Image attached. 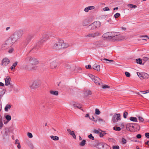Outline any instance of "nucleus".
I'll return each instance as SVG.
<instances>
[{
	"instance_id": "f257e3e1",
	"label": "nucleus",
	"mask_w": 149,
	"mask_h": 149,
	"mask_svg": "<svg viewBox=\"0 0 149 149\" xmlns=\"http://www.w3.org/2000/svg\"><path fill=\"white\" fill-rule=\"evenodd\" d=\"M69 47L68 44L64 43L62 40H59L55 42L53 46L54 49L58 50L62 48H66Z\"/></svg>"
},
{
	"instance_id": "f03ea898",
	"label": "nucleus",
	"mask_w": 149,
	"mask_h": 149,
	"mask_svg": "<svg viewBox=\"0 0 149 149\" xmlns=\"http://www.w3.org/2000/svg\"><path fill=\"white\" fill-rule=\"evenodd\" d=\"M23 33V31L22 30H19L15 31L11 37L16 42L22 37Z\"/></svg>"
},
{
	"instance_id": "7ed1b4c3",
	"label": "nucleus",
	"mask_w": 149,
	"mask_h": 149,
	"mask_svg": "<svg viewBox=\"0 0 149 149\" xmlns=\"http://www.w3.org/2000/svg\"><path fill=\"white\" fill-rule=\"evenodd\" d=\"M25 60L32 65H37L39 63L38 61L36 58L31 56H28Z\"/></svg>"
},
{
	"instance_id": "20e7f679",
	"label": "nucleus",
	"mask_w": 149,
	"mask_h": 149,
	"mask_svg": "<svg viewBox=\"0 0 149 149\" xmlns=\"http://www.w3.org/2000/svg\"><path fill=\"white\" fill-rule=\"evenodd\" d=\"M41 84V81L40 80H36L33 81L32 84L30 86V88L33 89L37 88L40 86Z\"/></svg>"
},
{
	"instance_id": "39448f33",
	"label": "nucleus",
	"mask_w": 149,
	"mask_h": 149,
	"mask_svg": "<svg viewBox=\"0 0 149 149\" xmlns=\"http://www.w3.org/2000/svg\"><path fill=\"white\" fill-rule=\"evenodd\" d=\"M52 35V33H43L40 42L42 44L44 42H46L47 40L49 37L51 36Z\"/></svg>"
},
{
	"instance_id": "423d86ee",
	"label": "nucleus",
	"mask_w": 149,
	"mask_h": 149,
	"mask_svg": "<svg viewBox=\"0 0 149 149\" xmlns=\"http://www.w3.org/2000/svg\"><path fill=\"white\" fill-rule=\"evenodd\" d=\"M34 35L33 34H28L27 35L26 40L24 42V45L26 46L30 42L31 39L33 37Z\"/></svg>"
},
{
	"instance_id": "0eeeda50",
	"label": "nucleus",
	"mask_w": 149,
	"mask_h": 149,
	"mask_svg": "<svg viewBox=\"0 0 149 149\" xmlns=\"http://www.w3.org/2000/svg\"><path fill=\"white\" fill-rule=\"evenodd\" d=\"M120 115L119 114L115 113L112 117V121L115 123L118 121H120Z\"/></svg>"
},
{
	"instance_id": "6e6552de",
	"label": "nucleus",
	"mask_w": 149,
	"mask_h": 149,
	"mask_svg": "<svg viewBox=\"0 0 149 149\" xmlns=\"http://www.w3.org/2000/svg\"><path fill=\"white\" fill-rule=\"evenodd\" d=\"M9 46L11 47L15 42L10 36L5 42Z\"/></svg>"
},
{
	"instance_id": "1a4fd4ad",
	"label": "nucleus",
	"mask_w": 149,
	"mask_h": 149,
	"mask_svg": "<svg viewBox=\"0 0 149 149\" xmlns=\"http://www.w3.org/2000/svg\"><path fill=\"white\" fill-rule=\"evenodd\" d=\"M136 125V123H128L126 125V129L128 131H132L134 128V126Z\"/></svg>"
},
{
	"instance_id": "9d476101",
	"label": "nucleus",
	"mask_w": 149,
	"mask_h": 149,
	"mask_svg": "<svg viewBox=\"0 0 149 149\" xmlns=\"http://www.w3.org/2000/svg\"><path fill=\"white\" fill-rule=\"evenodd\" d=\"M2 133L3 139H5L8 137L10 133V131L8 130L5 129Z\"/></svg>"
},
{
	"instance_id": "9b49d317",
	"label": "nucleus",
	"mask_w": 149,
	"mask_h": 149,
	"mask_svg": "<svg viewBox=\"0 0 149 149\" xmlns=\"http://www.w3.org/2000/svg\"><path fill=\"white\" fill-rule=\"evenodd\" d=\"M10 60L7 58H3L1 61V65L3 66H5L10 63Z\"/></svg>"
},
{
	"instance_id": "f8f14e48",
	"label": "nucleus",
	"mask_w": 149,
	"mask_h": 149,
	"mask_svg": "<svg viewBox=\"0 0 149 149\" xmlns=\"http://www.w3.org/2000/svg\"><path fill=\"white\" fill-rule=\"evenodd\" d=\"M11 81V78L9 76H7L5 80V84L6 86H8V85H10V87L12 88H13V85H11L10 83Z\"/></svg>"
},
{
	"instance_id": "ddd939ff",
	"label": "nucleus",
	"mask_w": 149,
	"mask_h": 149,
	"mask_svg": "<svg viewBox=\"0 0 149 149\" xmlns=\"http://www.w3.org/2000/svg\"><path fill=\"white\" fill-rule=\"evenodd\" d=\"M42 43L40 41L36 43L33 46V48L30 51L31 52L33 49H35L36 50L38 49L40 47V45H42Z\"/></svg>"
},
{
	"instance_id": "4468645a",
	"label": "nucleus",
	"mask_w": 149,
	"mask_h": 149,
	"mask_svg": "<svg viewBox=\"0 0 149 149\" xmlns=\"http://www.w3.org/2000/svg\"><path fill=\"white\" fill-rule=\"evenodd\" d=\"M96 144L94 145V146L99 149H102V148L103 143H100L98 141H96Z\"/></svg>"
},
{
	"instance_id": "2eb2a0df",
	"label": "nucleus",
	"mask_w": 149,
	"mask_h": 149,
	"mask_svg": "<svg viewBox=\"0 0 149 149\" xmlns=\"http://www.w3.org/2000/svg\"><path fill=\"white\" fill-rule=\"evenodd\" d=\"M114 36L111 40L112 41H119L122 40L121 36H120L116 35V34H115Z\"/></svg>"
},
{
	"instance_id": "dca6fc26",
	"label": "nucleus",
	"mask_w": 149,
	"mask_h": 149,
	"mask_svg": "<svg viewBox=\"0 0 149 149\" xmlns=\"http://www.w3.org/2000/svg\"><path fill=\"white\" fill-rule=\"evenodd\" d=\"M93 81L97 85H100V83L101 82L100 79L97 77L94 78V80Z\"/></svg>"
},
{
	"instance_id": "f3484780",
	"label": "nucleus",
	"mask_w": 149,
	"mask_h": 149,
	"mask_svg": "<svg viewBox=\"0 0 149 149\" xmlns=\"http://www.w3.org/2000/svg\"><path fill=\"white\" fill-rule=\"evenodd\" d=\"M57 63L55 61H53L50 63V68L52 69H54L57 66Z\"/></svg>"
},
{
	"instance_id": "a211bd4d",
	"label": "nucleus",
	"mask_w": 149,
	"mask_h": 149,
	"mask_svg": "<svg viewBox=\"0 0 149 149\" xmlns=\"http://www.w3.org/2000/svg\"><path fill=\"white\" fill-rule=\"evenodd\" d=\"M67 131L69 132V134L70 135H71L72 137L74 139H76V136L74 134V131H71L69 129H67Z\"/></svg>"
},
{
	"instance_id": "6ab92c4d",
	"label": "nucleus",
	"mask_w": 149,
	"mask_h": 149,
	"mask_svg": "<svg viewBox=\"0 0 149 149\" xmlns=\"http://www.w3.org/2000/svg\"><path fill=\"white\" fill-rule=\"evenodd\" d=\"M95 8V7L93 6H89L85 8L84 9V11L86 12H88L89 10L94 9Z\"/></svg>"
},
{
	"instance_id": "aec40b11",
	"label": "nucleus",
	"mask_w": 149,
	"mask_h": 149,
	"mask_svg": "<svg viewBox=\"0 0 149 149\" xmlns=\"http://www.w3.org/2000/svg\"><path fill=\"white\" fill-rule=\"evenodd\" d=\"M10 47L8 44L5 42L3 43L1 46V48L2 49H6L9 47Z\"/></svg>"
},
{
	"instance_id": "412c9836",
	"label": "nucleus",
	"mask_w": 149,
	"mask_h": 149,
	"mask_svg": "<svg viewBox=\"0 0 149 149\" xmlns=\"http://www.w3.org/2000/svg\"><path fill=\"white\" fill-rule=\"evenodd\" d=\"M100 24V22L99 21L95 22L92 23V26L94 25L95 29L98 26H99Z\"/></svg>"
},
{
	"instance_id": "4be33fe9",
	"label": "nucleus",
	"mask_w": 149,
	"mask_h": 149,
	"mask_svg": "<svg viewBox=\"0 0 149 149\" xmlns=\"http://www.w3.org/2000/svg\"><path fill=\"white\" fill-rule=\"evenodd\" d=\"M100 24V22L99 21L95 22L92 23V26L94 25L95 29L98 26H99Z\"/></svg>"
},
{
	"instance_id": "5701e85b",
	"label": "nucleus",
	"mask_w": 149,
	"mask_h": 149,
	"mask_svg": "<svg viewBox=\"0 0 149 149\" xmlns=\"http://www.w3.org/2000/svg\"><path fill=\"white\" fill-rule=\"evenodd\" d=\"M108 35H109V40H111V41L112 40L115 34H116V33L113 32L112 33L111 32H108Z\"/></svg>"
},
{
	"instance_id": "b1692460",
	"label": "nucleus",
	"mask_w": 149,
	"mask_h": 149,
	"mask_svg": "<svg viewBox=\"0 0 149 149\" xmlns=\"http://www.w3.org/2000/svg\"><path fill=\"white\" fill-rule=\"evenodd\" d=\"M93 69L96 70L97 71L100 70V65L95 64L93 66Z\"/></svg>"
},
{
	"instance_id": "393cba45",
	"label": "nucleus",
	"mask_w": 149,
	"mask_h": 149,
	"mask_svg": "<svg viewBox=\"0 0 149 149\" xmlns=\"http://www.w3.org/2000/svg\"><path fill=\"white\" fill-rule=\"evenodd\" d=\"M25 68L26 70H36L37 68V67L36 66H34L32 68L30 67L29 65H26Z\"/></svg>"
},
{
	"instance_id": "a878e982",
	"label": "nucleus",
	"mask_w": 149,
	"mask_h": 149,
	"mask_svg": "<svg viewBox=\"0 0 149 149\" xmlns=\"http://www.w3.org/2000/svg\"><path fill=\"white\" fill-rule=\"evenodd\" d=\"M72 106L74 107L75 108L76 107H77L79 108V109H81L83 111H84L83 110L81 109V107L80 105L78 104V103H74V104H72Z\"/></svg>"
},
{
	"instance_id": "bb28decb",
	"label": "nucleus",
	"mask_w": 149,
	"mask_h": 149,
	"mask_svg": "<svg viewBox=\"0 0 149 149\" xmlns=\"http://www.w3.org/2000/svg\"><path fill=\"white\" fill-rule=\"evenodd\" d=\"M66 66L67 68H70L72 71H74L75 69V66L74 65L71 66L69 64H68L66 65Z\"/></svg>"
},
{
	"instance_id": "cd10ccee",
	"label": "nucleus",
	"mask_w": 149,
	"mask_h": 149,
	"mask_svg": "<svg viewBox=\"0 0 149 149\" xmlns=\"http://www.w3.org/2000/svg\"><path fill=\"white\" fill-rule=\"evenodd\" d=\"M3 126V118L2 116L0 115V130H1Z\"/></svg>"
},
{
	"instance_id": "c85d7f7f",
	"label": "nucleus",
	"mask_w": 149,
	"mask_h": 149,
	"mask_svg": "<svg viewBox=\"0 0 149 149\" xmlns=\"http://www.w3.org/2000/svg\"><path fill=\"white\" fill-rule=\"evenodd\" d=\"M102 149H110V147L108 145L104 143Z\"/></svg>"
},
{
	"instance_id": "c756f323",
	"label": "nucleus",
	"mask_w": 149,
	"mask_h": 149,
	"mask_svg": "<svg viewBox=\"0 0 149 149\" xmlns=\"http://www.w3.org/2000/svg\"><path fill=\"white\" fill-rule=\"evenodd\" d=\"M12 105L10 104H7L5 106L4 108V110L6 111H8V109H10L11 108Z\"/></svg>"
},
{
	"instance_id": "7c9ffc66",
	"label": "nucleus",
	"mask_w": 149,
	"mask_h": 149,
	"mask_svg": "<svg viewBox=\"0 0 149 149\" xmlns=\"http://www.w3.org/2000/svg\"><path fill=\"white\" fill-rule=\"evenodd\" d=\"M101 61L105 63H108V62L113 61L112 60H110L107 58H104L101 59Z\"/></svg>"
},
{
	"instance_id": "2f4dec72",
	"label": "nucleus",
	"mask_w": 149,
	"mask_h": 149,
	"mask_svg": "<svg viewBox=\"0 0 149 149\" xmlns=\"http://www.w3.org/2000/svg\"><path fill=\"white\" fill-rule=\"evenodd\" d=\"M93 33V38H94L100 35V33L99 32H97Z\"/></svg>"
},
{
	"instance_id": "473e14b6",
	"label": "nucleus",
	"mask_w": 149,
	"mask_h": 149,
	"mask_svg": "<svg viewBox=\"0 0 149 149\" xmlns=\"http://www.w3.org/2000/svg\"><path fill=\"white\" fill-rule=\"evenodd\" d=\"M50 93L52 95H58V92L56 91H50Z\"/></svg>"
},
{
	"instance_id": "72a5a7b5",
	"label": "nucleus",
	"mask_w": 149,
	"mask_h": 149,
	"mask_svg": "<svg viewBox=\"0 0 149 149\" xmlns=\"http://www.w3.org/2000/svg\"><path fill=\"white\" fill-rule=\"evenodd\" d=\"M130 120L133 122H137L138 120L137 118L136 117H131L130 118Z\"/></svg>"
},
{
	"instance_id": "f704fd0d",
	"label": "nucleus",
	"mask_w": 149,
	"mask_h": 149,
	"mask_svg": "<svg viewBox=\"0 0 149 149\" xmlns=\"http://www.w3.org/2000/svg\"><path fill=\"white\" fill-rule=\"evenodd\" d=\"M127 6L131 8H135L137 7V6L136 5L131 4H128Z\"/></svg>"
},
{
	"instance_id": "c9c22d12",
	"label": "nucleus",
	"mask_w": 149,
	"mask_h": 149,
	"mask_svg": "<svg viewBox=\"0 0 149 149\" xmlns=\"http://www.w3.org/2000/svg\"><path fill=\"white\" fill-rule=\"evenodd\" d=\"M50 137L52 139L55 141L58 140L59 139L58 137L56 136H51Z\"/></svg>"
},
{
	"instance_id": "e433bc0d",
	"label": "nucleus",
	"mask_w": 149,
	"mask_h": 149,
	"mask_svg": "<svg viewBox=\"0 0 149 149\" xmlns=\"http://www.w3.org/2000/svg\"><path fill=\"white\" fill-rule=\"evenodd\" d=\"M108 34L109 33L108 32L104 33L103 35V37H104V38L108 39L109 40V35H108Z\"/></svg>"
},
{
	"instance_id": "4c0bfd02",
	"label": "nucleus",
	"mask_w": 149,
	"mask_h": 149,
	"mask_svg": "<svg viewBox=\"0 0 149 149\" xmlns=\"http://www.w3.org/2000/svg\"><path fill=\"white\" fill-rule=\"evenodd\" d=\"M86 143V141L85 140H83L82 141L79 143L80 145L81 146H83L85 145Z\"/></svg>"
},
{
	"instance_id": "58836bf2",
	"label": "nucleus",
	"mask_w": 149,
	"mask_h": 149,
	"mask_svg": "<svg viewBox=\"0 0 149 149\" xmlns=\"http://www.w3.org/2000/svg\"><path fill=\"white\" fill-rule=\"evenodd\" d=\"M143 79H148L149 77V75L148 74L145 73L142 74V77Z\"/></svg>"
},
{
	"instance_id": "ea45409f",
	"label": "nucleus",
	"mask_w": 149,
	"mask_h": 149,
	"mask_svg": "<svg viewBox=\"0 0 149 149\" xmlns=\"http://www.w3.org/2000/svg\"><path fill=\"white\" fill-rule=\"evenodd\" d=\"M136 63L139 64H142V60L141 58L136 59Z\"/></svg>"
},
{
	"instance_id": "a19ab883",
	"label": "nucleus",
	"mask_w": 149,
	"mask_h": 149,
	"mask_svg": "<svg viewBox=\"0 0 149 149\" xmlns=\"http://www.w3.org/2000/svg\"><path fill=\"white\" fill-rule=\"evenodd\" d=\"M88 28L89 30L95 29L94 25L92 26V24L88 26Z\"/></svg>"
},
{
	"instance_id": "79ce46f5",
	"label": "nucleus",
	"mask_w": 149,
	"mask_h": 149,
	"mask_svg": "<svg viewBox=\"0 0 149 149\" xmlns=\"http://www.w3.org/2000/svg\"><path fill=\"white\" fill-rule=\"evenodd\" d=\"M88 24V21L85 20H84L83 23H82V25L83 26H87Z\"/></svg>"
},
{
	"instance_id": "37998d69",
	"label": "nucleus",
	"mask_w": 149,
	"mask_h": 149,
	"mask_svg": "<svg viewBox=\"0 0 149 149\" xmlns=\"http://www.w3.org/2000/svg\"><path fill=\"white\" fill-rule=\"evenodd\" d=\"M5 118L8 121H10L11 119V116L10 115H7L6 116Z\"/></svg>"
},
{
	"instance_id": "c03bdc74",
	"label": "nucleus",
	"mask_w": 149,
	"mask_h": 149,
	"mask_svg": "<svg viewBox=\"0 0 149 149\" xmlns=\"http://www.w3.org/2000/svg\"><path fill=\"white\" fill-rule=\"evenodd\" d=\"M95 113L96 115H99L100 113V112L98 109L97 108L95 109Z\"/></svg>"
},
{
	"instance_id": "a18cd8bd",
	"label": "nucleus",
	"mask_w": 149,
	"mask_h": 149,
	"mask_svg": "<svg viewBox=\"0 0 149 149\" xmlns=\"http://www.w3.org/2000/svg\"><path fill=\"white\" fill-rule=\"evenodd\" d=\"M113 129L116 131H119L121 129L120 127H113Z\"/></svg>"
},
{
	"instance_id": "49530a36",
	"label": "nucleus",
	"mask_w": 149,
	"mask_h": 149,
	"mask_svg": "<svg viewBox=\"0 0 149 149\" xmlns=\"http://www.w3.org/2000/svg\"><path fill=\"white\" fill-rule=\"evenodd\" d=\"M138 117L139 122H143V121H144V119L142 117L139 116H138Z\"/></svg>"
},
{
	"instance_id": "de8ad7c7",
	"label": "nucleus",
	"mask_w": 149,
	"mask_h": 149,
	"mask_svg": "<svg viewBox=\"0 0 149 149\" xmlns=\"http://www.w3.org/2000/svg\"><path fill=\"white\" fill-rule=\"evenodd\" d=\"M120 14L119 13H117L116 14H115L114 16L115 18L116 19L120 16Z\"/></svg>"
},
{
	"instance_id": "09e8293b",
	"label": "nucleus",
	"mask_w": 149,
	"mask_h": 149,
	"mask_svg": "<svg viewBox=\"0 0 149 149\" xmlns=\"http://www.w3.org/2000/svg\"><path fill=\"white\" fill-rule=\"evenodd\" d=\"M85 37H92L93 38V33H89L87 35L85 36Z\"/></svg>"
},
{
	"instance_id": "8fccbe9b",
	"label": "nucleus",
	"mask_w": 149,
	"mask_h": 149,
	"mask_svg": "<svg viewBox=\"0 0 149 149\" xmlns=\"http://www.w3.org/2000/svg\"><path fill=\"white\" fill-rule=\"evenodd\" d=\"M102 88L103 89H105L107 88H109L110 86L108 85H102Z\"/></svg>"
},
{
	"instance_id": "3c124183",
	"label": "nucleus",
	"mask_w": 149,
	"mask_h": 149,
	"mask_svg": "<svg viewBox=\"0 0 149 149\" xmlns=\"http://www.w3.org/2000/svg\"><path fill=\"white\" fill-rule=\"evenodd\" d=\"M127 142L126 139L124 138H123L122 139V142L123 144H125Z\"/></svg>"
},
{
	"instance_id": "603ef678",
	"label": "nucleus",
	"mask_w": 149,
	"mask_h": 149,
	"mask_svg": "<svg viewBox=\"0 0 149 149\" xmlns=\"http://www.w3.org/2000/svg\"><path fill=\"white\" fill-rule=\"evenodd\" d=\"M128 115V113L126 112L125 111L123 113V117L125 118H127V116Z\"/></svg>"
},
{
	"instance_id": "864d4df0",
	"label": "nucleus",
	"mask_w": 149,
	"mask_h": 149,
	"mask_svg": "<svg viewBox=\"0 0 149 149\" xmlns=\"http://www.w3.org/2000/svg\"><path fill=\"white\" fill-rule=\"evenodd\" d=\"M106 134V133H105L104 132L103 133L100 132V136L101 137H102L103 136H104Z\"/></svg>"
},
{
	"instance_id": "5fc2aeb1",
	"label": "nucleus",
	"mask_w": 149,
	"mask_h": 149,
	"mask_svg": "<svg viewBox=\"0 0 149 149\" xmlns=\"http://www.w3.org/2000/svg\"><path fill=\"white\" fill-rule=\"evenodd\" d=\"M88 138L93 140H94V137L92 136V134H90L88 136Z\"/></svg>"
},
{
	"instance_id": "6e6d98bb",
	"label": "nucleus",
	"mask_w": 149,
	"mask_h": 149,
	"mask_svg": "<svg viewBox=\"0 0 149 149\" xmlns=\"http://www.w3.org/2000/svg\"><path fill=\"white\" fill-rule=\"evenodd\" d=\"M27 136L29 138H31L33 137V135L31 133L28 132L27 133Z\"/></svg>"
},
{
	"instance_id": "4d7b16f0",
	"label": "nucleus",
	"mask_w": 149,
	"mask_h": 149,
	"mask_svg": "<svg viewBox=\"0 0 149 149\" xmlns=\"http://www.w3.org/2000/svg\"><path fill=\"white\" fill-rule=\"evenodd\" d=\"M125 74L127 77H129L130 76V74L128 72H125Z\"/></svg>"
},
{
	"instance_id": "13d9d810",
	"label": "nucleus",
	"mask_w": 149,
	"mask_h": 149,
	"mask_svg": "<svg viewBox=\"0 0 149 149\" xmlns=\"http://www.w3.org/2000/svg\"><path fill=\"white\" fill-rule=\"evenodd\" d=\"M113 149H119V147L118 146H113Z\"/></svg>"
},
{
	"instance_id": "bf43d9fd",
	"label": "nucleus",
	"mask_w": 149,
	"mask_h": 149,
	"mask_svg": "<svg viewBox=\"0 0 149 149\" xmlns=\"http://www.w3.org/2000/svg\"><path fill=\"white\" fill-rule=\"evenodd\" d=\"M86 93H87V95H88L91 94V92L90 91H86Z\"/></svg>"
},
{
	"instance_id": "052dcab7",
	"label": "nucleus",
	"mask_w": 149,
	"mask_h": 149,
	"mask_svg": "<svg viewBox=\"0 0 149 149\" xmlns=\"http://www.w3.org/2000/svg\"><path fill=\"white\" fill-rule=\"evenodd\" d=\"M146 137L147 138H149V133H146L145 134Z\"/></svg>"
},
{
	"instance_id": "680f3d73",
	"label": "nucleus",
	"mask_w": 149,
	"mask_h": 149,
	"mask_svg": "<svg viewBox=\"0 0 149 149\" xmlns=\"http://www.w3.org/2000/svg\"><path fill=\"white\" fill-rule=\"evenodd\" d=\"M85 67L87 69H90L91 68V66L90 65H86Z\"/></svg>"
},
{
	"instance_id": "e2e57ef3",
	"label": "nucleus",
	"mask_w": 149,
	"mask_h": 149,
	"mask_svg": "<svg viewBox=\"0 0 149 149\" xmlns=\"http://www.w3.org/2000/svg\"><path fill=\"white\" fill-rule=\"evenodd\" d=\"M149 59V58L147 57H144L143 58V61H148Z\"/></svg>"
},
{
	"instance_id": "0e129e2a",
	"label": "nucleus",
	"mask_w": 149,
	"mask_h": 149,
	"mask_svg": "<svg viewBox=\"0 0 149 149\" xmlns=\"http://www.w3.org/2000/svg\"><path fill=\"white\" fill-rule=\"evenodd\" d=\"M103 10L104 11H107L109 10V9L108 7H106L103 8Z\"/></svg>"
},
{
	"instance_id": "69168bd1",
	"label": "nucleus",
	"mask_w": 149,
	"mask_h": 149,
	"mask_svg": "<svg viewBox=\"0 0 149 149\" xmlns=\"http://www.w3.org/2000/svg\"><path fill=\"white\" fill-rule=\"evenodd\" d=\"M137 74L138 76L140 78H141V77H142V75L141 74L140 72H137Z\"/></svg>"
},
{
	"instance_id": "338daca9",
	"label": "nucleus",
	"mask_w": 149,
	"mask_h": 149,
	"mask_svg": "<svg viewBox=\"0 0 149 149\" xmlns=\"http://www.w3.org/2000/svg\"><path fill=\"white\" fill-rule=\"evenodd\" d=\"M90 77H91L93 80H94V78L95 77H96L94 76L92 74H90L89 76Z\"/></svg>"
},
{
	"instance_id": "774afa93",
	"label": "nucleus",
	"mask_w": 149,
	"mask_h": 149,
	"mask_svg": "<svg viewBox=\"0 0 149 149\" xmlns=\"http://www.w3.org/2000/svg\"><path fill=\"white\" fill-rule=\"evenodd\" d=\"M136 137L138 139H140L141 137V135L140 134H138L137 135Z\"/></svg>"
}]
</instances>
